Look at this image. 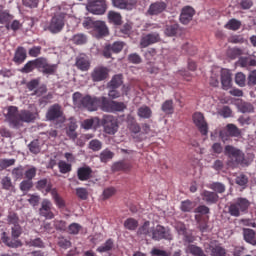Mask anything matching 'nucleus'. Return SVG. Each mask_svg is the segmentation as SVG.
Segmentation results:
<instances>
[{"label": "nucleus", "instance_id": "8", "mask_svg": "<svg viewBox=\"0 0 256 256\" xmlns=\"http://www.w3.org/2000/svg\"><path fill=\"white\" fill-rule=\"evenodd\" d=\"M100 123L104 129V133L107 135H115L119 131V122H117L115 116L104 115Z\"/></svg>", "mask_w": 256, "mask_h": 256}, {"label": "nucleus", "instance_id": "21", "mask_svg": "<svg viewBox=\"0 0 256 256\" xmlns=\"http://www.w3.org/2000/svg\"><path fill=\"white\" fill-rule=\"evenodd\" d=\"M93 31L96 32V37L98 38L107 37V35H109V28H107V24H105L104 21L97 20L95 22Z\"/></svg>", "mask_w": 256, "mask_h": 256}, {"label": "nucleus", "instance_id": "58", "mask_svg": "<svg viewBox=\"0 0 256 256\" xmlns=\"http://www.w3.org/2000/svg\"><path fill=\"white\" fill-rule=\"evenodd\" d=\"M209 188L212 189V191H215V193H223L226 189L225 184L221 182H213L210 184Z\"/></svg>", "mask_w": 256, "mask_h": 256}, {"label": "nucleus", "instance_id": "44", "mask_svg": "<svg viewBox=\"0 0 256 256\" xmlns=\"http://www.w3.org/2000/svg\"><path fill=\"white\" fill-rule=\"evenodd\" d=\"M58 169L63 175H65L67 173H71V171L73 170V166L71 165V163L60 160L58 162Z\"/></svg>", "mask_w": 256, "mask_h": 256}, {"label": "nucleus", "instance_id": "53", "mask_svg": "<svg viewBox=\"0 0 256 256\" xmlns=\"http://www.w3.org/2000/svg\"><path fill=\"white\" fill-rule=\"evenodd\" d=\"M76 196L78 199H81V201H87V199H89V191L84 187L76 188Z\"/></svg>", "mask_w": 256, "mask_h": 256}, {"label": "nucleus", "instance_id": "30", "mask_svg": "<svg viewBox=\"0 0 256 256\" xmlns=\"http://www.w3.org/2000/svg\"><path fill=\"white\" fill-rule=\"evenodd\" d=\"M137 115L140 119H151L153 117V110L147 105L138 108Z\"/></svg>", "mask_w": 256, "mask_h": 256}, {"label": "nucleus", "instance_id": "12", "mask_svg": "<svg viewBox=\"0 0 256 256\" xmlns=\"http://www.w3.org/2000/svg\"><path fill=\"white\" fill-rule=\"evenodd\" d=\"M161 41V34L159 32H150L148 34H144L140 39V47L141 49H145L150 45H155V43H159Z\"/></svg>", "mask_w": 256, "mask_h": 256}, {"label": "nucleus", "instance_id": "38", "mask_svg": "<svg viewBox=\"0 0 256 256\" xmlns=\"http://www.w3.org/2000/svg\"><path fill=\"white\" fill-rule=\"evenodd\" d=\"M114 247H115V243L113 242V239L110 238L103 245L97 248V252L109 253V251H112Z\"/></svg>", "mask_w": 256, "mask_h": 256}, {"label": "nucleus", "instance_id": "62", "mask_svg": "<svg viewBox=\"0 0 256 256\" xmlns=\"http://www.w3.org/2000/svg\"><path fill=\"white\" fill-rule=\"evenodd\" d=\"M128 61L129 63H133L134 65H139V63H142L143 59H141V56L137 53H132L128 55Z\"/></svg>", "mask_w": 256, "mask_h": 256}, {"label": "nucleus", "instance_id": "27", "mask_svg": "<svg viewBox=\"0 0 256 256\" xmlns=\"http://www.w3.org/2000/svg\"><path fill=\"white\" fill-rule=\"evenodd\" d=\"M231 82H232L231 71H229L228 69H223L221 71L222 88L225 91L231 89Z\"/></svg>", "mask_w": 256, "mask_h": 256}, {"label": "nucleus", "instance_id": "42", "mask_svg": "<svg viewBox=\"0 0 256 256\" xmlns=\"http://www.w3.org/2000/svg\"><path fill=\"white\" fill-rule=\"evenodd\" d=\"M161 109L165 115H173L175 108L173 107V100H166L163 102Z\"/></svg>", "mask_w": 256, "mask_h": 256}, {"label": "nucleus", "instance_id": "63", "mask_svg": "<svg viewBox=\"0 0 256 256\" xmlns=\"http://www.w3.org/2000/svg\"><path fill=\"white\" fill-rule=\"evenodd\" d=\"M79 231H81V225L77 223H72L68 226V233H70V235H78Z\"/></svg>", "mask_w": 256, "mask_h": 256}, {"label": "nucleus", "instance_id": "61", "mask_svg": "<svg viewBox=\"0 0 256 256\" xmlns=\"http://www.w3.org/2000/svg\"><path fill=\"white\" fill-rule=\"evenodd\" d=\"M128 129L131 133H134V135H137V133H141V126L137 121H132L128 124Z\"/></svg>", "mask_w": 256, "mask_h": 256}, {"label": "nucleus", "instance_id": "34", "mask_svg": "<svg viewBox=\"0 0 256 256\" xmlns=\"http://www.w3.org/2000/svg\"><path fill=\"white\" fill-rule=\"evenodd\" d=\"M123 85V74H116L108 83V89H119Z\"/></svg>", "mask_w": 256, "mask_h": 256}, {"label": "nucleus", "instance_id": "54", "mask_svg": "<svg viewBox=\"0 0 256 256\" xmlns=\"http://www.w3.org/2000/svg\"><path fill=\"white\" fill-rule=\"evenodd\" d=\"M2 189L5 191H11L15 186H13V181L11 180V177L5 176L1 180Z\"/></svg>", "mask_w": 256, "mask_h": 256}, {"label": "nucleus", "instance_id": "49", "mask_svg": "<svg viewBox=\"0 0 256 256\" xmlns=\"http://www.w3.org/2000/svg\"><path fill=\"white\" fill-rule=\"evenodd\" d=\"M210 251L212 256H225L227 255V251L225 248L216 245V246H210Z\"/></svg>", "mask_w": 256, "mask_h": 256}, {"label": "nucleus", "instance_id": "60", "mask_svg": "<svg viewBox=\"0 0 256 256\" xmlns=\"http://www.w3.org/2000/svg\"><path fill=\"white\" fill-rule=\"evenodd\" d=\"M33 189V181L31 180H23L20 183V190L27 193V191H31Z\"/></svg>", "mask_w": 256, "mask_h": 256}, {"label": "nucleus", "instance_id": "57", "mask_svg": "<svg viewBox=\"0 0 256 256\" xmlns=\"http://www.w3.org/2000/svg\"><path fill=\"white\" fill-rule=\"evenodd\" d=\"M247 81V77L245 76V74H243V72H238L235 76V83L236 85H238L239 87H245V83Z\"/></svg>", "mask_w": 256, "mask_h": 256}, {"label": "nucleus", "instance_id": "25", "mask_svg": "<svg viewBox=\"0 0 256 256\" xmlns=\"http://www.w3.org/2000/svg\"><path fill=\"white\" fill-rule=\"evenodd\" d=\"M25 59H27V50L23 46H19L15 51L13 61L16 65H21L25 63Z\"/></svg>", "mask_w": 256, "mask_h": 256}, {"label": "nucleus", "instance_id": "15", "mask_svg": "<svg viewBox=\"0 0 256 256\" xmlns=\"http://www.w3.org/2000/svg\"><path fill=\"white\" fill-rule=\"evenodd\" d=\"M109 77V69L107 67L99 66L93 69L91 79L94 83L105 81Z\"/></svg>", "mask_w": 256, "mask_h": 256}, {"label": "nucleus", "instance_id": "56", "mask_svg": "<svg viewBox=\"0 0 256 256\" xmlns=\"http://www.w3.org/2000/svg\"><path fill=\"white\" fill-rule=\"evenodd\" d=\"M28 147H29L30 153H33L34 155L41 153V147L39 146V140H33L28 145Z\"/></svg>", "mask_w": 256, "mask_h": 256}, {"label": "nucleus", "instance_id": "4", "mask_svg": "<svg viewBox=\"0 0 256 256\" xmlns=\"http://www.w3.org/2000/svg\"><path fill=\"white\" fill-rule=\"evenodd\" d=\"M65 23H67V13L56 12L53 14L44 30L49 31L53 35H57L58 33H61L63 29H65Z\"/></svg>", "mask_w": 256, "mask_h": 256}, {"label": "nucleus", "instance_id": "59", "mask_svg": "<svg viewBox=\"0 0 256 256\" xmlns=\"http://www.w3.org/2000/svg\"><path fill=\"white\" fill-rule=\"evenodd\" d=\"M103 143L97 139H93L89 142V149L92 151H101Z\"/></svg>", "mask_w": 256, "mask_h": 256}, {"label": "nucleus", "instance_id": "64", "mask_svg": "<svg viewBox=\"0 0 256 256\" xmlns=\"http://www.w3.org/2000/svg\"><path fill=\"white\" fill-rule=\"evenodd\" d=\"M54 227L57 231H67V222L63 220H55Z\"/></svg>", "mask_w": 256, "mask_h": 256}, {"label": "nucleus", "instance_id": "22", "mask_svg": "<svg viewBox=\"0 0 256 256\" xmlns=\"http://www.w3.org/2000/svg\"><path fill=\"white\" fill-rule=\"evenodd\" d=\"M77 177L79 181H89L93 177V169L89 166H82L77 169Z\"/></svg>", "mask_w": 256, "mask_h": 256}, {"label": "nucleus", "instance_id": "20", "mask_svg": "<svg viewBox=\"0 0 256 256\" xmlns=\"http://www.w3.org/2000/svg\"><path fill=\"white\" fill-rule=\"evenodd\" d=\"M181 26L177 23H170L165 26V36L166 37H177V35H181L182 33Z\"/></svg>", "mask_w": 256, "mask_h": 256}, {"label": "nucleus", "instance_id": "47", "mask_svg": "<svg viewBox=\"0 0 256 256\" xmlns=\"http://www.w3.org/2000/svg\"><path fill=\"white\" fill-rule=\"evenodd\" d=\"M124 227L128 229V231H135V229L139 227V221L134 218H128L124 221Z\"/></svg>", "mask_w": 256, "mask_h": 256}, {"label": "nucleus", "instance_id": "35", "mask_svg": "<svg viewBox=\"0 0 256 256\" xmlns=\"http://www.w3.org/2000/svg\"><path fill=\"white\" fill-rule=\"evenodd\" d=\"M100 125H101V120L99 119V117L86 119L82 123V127L84 129H93V127L94 129H96V127H99Z\"/></svg>", "mask_w": 256, "mask_h": 256}, {"label": "nucleus", "instance_id": "32", "mask_svg": "<svg viewBox=\"0 0 256 256\" xmlns=\"http://www.w3.org/2000/svg\"><path fill=\"white\" fill-rule=\"evenodd\" d=\"M132 167L133 166L131 165V163H127L125 161H118V162H115L112 165V171H114V172H117V171L127 172V171H131Z\"/></svg>", "mask_w": 256, "mask_h": 256}, {"label": "nucleus", "instance_id": "33", "mask_svg": "<svg viewBox=\"0 0 256 256\" xmlns=\"http://www.w3.org/2000/svg\"><path fill=\"white\" fill-rule=\"evenodd\" d=\"M195 220L198 223V229H200L201 233H205L207 229H209V225L207 224L209 217L206 218L202 215H195Z\"/></svg>", "mask_w": 256, "mask_h": 256}, {"label": "nucleus", "instance_id": "24", "mask_svg": "<svg viewBox=\"0 0 256 256\" xmlns=\"http://www.w3.org/2000/svg\"><path fill=\"white\" fill-rule=\"evenodd\" d=\"M36 189L41 191L44 195H48V193H52L53 191V184L47 181V179H42L37 182Z\"/></svg>", "mask_w": 256, "mask_h": 256}, {"label": "nucleus", "instance_id": "2", "mask_svg": "<svg viewBox=\"0 0 256 256\" xmlns=\"http://www.w3.org/2000/svg\"><path fill=\"white\" fill-rule=\"evenodd\" d=\"M37 112H31L27 109L19 111L17 106H8L7 113L4 115L6 121L13 129H21L23 123H35Z\"/></svg>", "mask_w": 256, "mask_h": 256}, {"label": "nucleus", "instance_id": "26", "mask_svg": "<svg viewBox=\"0 0 256 256\" xmlns=\"http://www.w3.org/2000/svg\"><path fill=\"white\" fill-rule=\"evenodd\" d=\"M112 5L116 9H131L137 5V0H112Z\"/></svg>", "mask_w": 256, "mask_h": 256}, {"label": "nucleus", "instance_id": "43", "mask_svg": "<svg viewBox=\"0 0 256 256\" xmlns=\"http://www.w3.org/2000/svg\"><path fill=\"white\" fill-rule=\"evenodd\" d=\"M226 131L229 137H240L241 130L235 124H227Z\"/></svg>", "mask_w": 256, "mask_h": 256}, {"label": "nucleus", "instance_id": "46", "mask_svg": "<svg viewBox=\"0 0 256 256\" xmlns=\"http://www.w3.org/2000/svg\"><path fill=\"white\" fill-rule=\"evenodd\" d=\"M115 157V153L111 152L109 149H105L100 153V161L101 163H108Z\"/></svg>", "mask_w": 256, "mask_h": 256}, {"label": "nucleus", "instance_id": "31", "mask_svg": "<svg viewBox=\"0 0 256 256\" xmlns=\"http://www.w3.org/2000/svg\"><path fill=\"white\" fill-rule=\"evenodd\" d=\"M243 237H244V241H246V243H250V245L256 246L255 230L249 229V228H244L243 229Z\"/></svg>", "mask_w": 256, "mask_h": 256}, {"label": "nucleus", "instance_id": "1", "mask_svg": "<svg viewBox=\"0 0 256 256\" xmlns=\"http://www.w3.org/2000/svg\"><path fill=\"white\" fill-rule=\"evenodd\" d=\"M81 105L88 111H97V109H101L105 113H115L125 111L127 106L123 102H117L113 100H109V98L105 96L97 97L86 95L81 99Z\"/></svg>", "mask_w": 256, "mask_h": 256}, {"label": "nucleus", "instance_id": "11", "mask_svg": "<svg viewBox=\"0 0 256 256\" xmlns=\"http://www.w3.org/2000/svg\"><path fill=\"white\" fill-rule=\"evenodd\" d=\"M150 239H153V241H162V239H165L166 241L173 240V235L171 234V231L167 229L166 227L162 225H157L152 230V236Z\"/></svg>", "mask_w": 256, "mask_h": 256}, {"label": "nucleus", "instance_id": "16", "mask_svg": "<svg viewBox=\"0 0 256 256\" xmlns=\"http://www.w3.org/2000/svg\"><path fill=\"white\" fill-rule=\"evenodd\" d=\"M63 117V109L61 105L54 104L48 108L46 112V120L47 121H57V119H61Z\"/></svg>", "mask_w": 256, "mask_h": 256}, {"label": "nucleus", "instance_id": "10", "mask_svg": "<svg viewBox=\"0 0 256 256\" xmlns=\"http://www.w3.org/2000/svg\"><path fill=\"white\" fill-rule=\"evenodd\" d=\"M192 121L194 125L197 127L198 131L201 135L207 136L209 133V124L207 120H205V115L201 112H195L192 115Z\"/></svg>", "mask_w": 256, "mask_h": 256}, {"label": "nucleus", "instance_id": "55", "mask_svg": "<svg viewBox=\"0 0 256 256\" xmlns=\"http://www.w3.org/2000/svg\"><path fill=\"white\" fill-rule=\"evenodd\" d=\"M239 109L241 113H254L255 112V107L251 102H243L239 105Z\"/></svg>", "mask_w": 256, "mask_h": 256}, {"label": "nucleus", "instance_id": "29", "mask_svg": "<svg viewBox=\"0 0 256 256\" xmlns=\"http://www.w3.org/2000/svg\"><path fill=\"white\" fill-rule=\"evenodd\" d=\"M13 14L9 12V10H5L3 5H0V25L5 23H11L13 21Z\"/></svg>", "mask_w": 256, "mask_h": 256}, {"label": "nucleus", "instance_id": "50", "mask_svg": "<svg viewBox=\"0 0 256 256\" xmlns=\"http://www.w3.org/2000/svg\"><path fill=\"white\" fill-rule=\"evenodd\" d=\"M19 215L15 212H9L7 216V223L8 225H12L14 227L15 225H20L19 224Z\"/></svg>", "mask_w": 256, "mask_h": 256}, {"label": "nucleus", "instance_id": "17", "mask_svg": "<svg viewBox=\"0 0 256 256\" xmlns=\"http://www.w3.org/2000/svg\"><path fill=\"white\" fill-rule=\"evenodd\" d=\"M75 66L79 71H89L91 69V61L86 54H80L76 57Z\"/></svg>", "mask_w": 256, "mask_h": 256}, {"label": "nucleus", "instance_id": "28", "mask_svg": "<svg viewBox=\"0 0 256 256\" xmlns=\"http://www.w3.org/2000/svg\"><path fill=\"white\" fill-rule=\"evenodd\" d=\"M154 227H151L150 221H145L142 226L138 228V235H144V237H152Z\"/></svg>", "mask_w": 256, "mask_h": 256}, {"label": "nucleus", "instance_id": "45", "mask_svg": "<svg viewBox=\"0 0 256 256\" xmlns=\"http://www.w3.org/2000/svg\"><path fill=\"white\" fill-rule=\"evenodd\" d=\"M187 252L193 256H207L205 255V252H203V249H201V247L195 246L193 244L188 245Z\"/></svg>", "mask_w": 256, "mask_h": 256}, {"label": "nucleus", "instance_id": "48", "mask_svg": "<svg viewBox=\"0 0 256 256\" xmlns=\"http://www.w3.org/2000/svg\"><path fill=\"white\" fill-rule=\"evenodd\" d=\"M16 160L15 158H11V159H0V171H5V169H8V167H13V165H15Z\"/></svg>", "mask_w": 256, "mask_h": 256}, {"label": "nucleus", "instance_id": "41", "mask_svg": "<svg viewBox=\"0 0 256 256\" xmlns=\"http://www.w3.org/2000/svg\"><path fill=\"white\" fill-rule=\"evenodd\" d=\"M121 14L119 12L115 11H109L108 12V20L110 23H113V25H121L122 20H121Z\"/></svg>", "mask_w": 256, "mask_h": 256}, {"label": "nucleus", "instance_id": "6", "mask_svg": "<svg viewBox=\"0 0 256 256\" xmlns=\"http://www.w3.org/2000/svg\"><path fill=\"white\" fill-rule=\"evenodd\" d=\"M224 154L230 159L228 165L231 167H237V165H241L245 161V153L232 145L225 146Z\"/></svg>", "mask_w": 256, "mask_h": 256}, {"label": "nucleus", "instance_id": "37", "mask_svg": "<svg viewBox=\"0 0 256 256\" xmlns=\"http://www.w3.org/2000/svg\"><path fill=\"white\" fill-rule=\"evenodd\" d=\"M11 175L15 181H21L23 177H25V167L23 165H19L12 169Z\"/></svg>", "mask_w": 256, "mask_h": 256}, {"label": "nucleus", "instance_id": "52", "mask_svg": "<svg viewBox=\"0 0 256 256\" xmlns=\"http://www.w3.org/2000/svg\"><path fill=\"white\" fill-rule=\"evenodd\" d=\"M181 211L184 213H190V211H193L195 209V203H193L191 200H185L181 202Z\"/></svg>", "mask_w": 256, "mask_h": 256}, {"label": "nucleus", "instance_id": "5", "mask_svg": "<svg viewBox=\"0 0 256 256\" xmlns=\"http://www.w3.org/2000/svg\"><path fill=\"white\" fill-rule=\"evenodd\" d=\"M21 235H23V227H21V224H18L11 227V237L7 235V232H3L0 238L7 247L17 249V247H21V240H19Z\"/></svg>", "mask_w": 256, "mask_h": 256}, {"label": "nucleus", "instance_id": "14", "mask_svg": "<svg viewBox=\"0 0 256 256\" xmlns=\"http://www.w3.org/2000/svg\"><path fill=\"white\" fill-rule=\"evenodd\" d=\"M124 47L125 43L121 41H116L113 44H108L104 47L103 56L105 57V59H111L112 53H121Z\"/></svg>", "mask_w": 256, "mask_h": 256}, {"label": "nucleus", "instance_id": "36", "mask_svg": "<svg viewBox=\"0 0 256 256\" xmlns=\"http://www.w3.org/2000/svg\"><path fill=\"white\" fill-rule=\"evenodd\" d=\"M51 195L58 209H65V200L59 195L56 188H53Z\"/></svg>", "mask_w": 256, "mask_h": 256}, {"label": "nucleus", "instance_id": "13", "mask_svg": "<svg viewBox=\"0 0 256 256\" xmlns=\"http://www.w3.org/2000/svg\"><path fill=\"white\" fill-rule=\"evenodd\" d=\"M40 217L44 219H55V214L53 213V203L49 199H43L41 202V207L39 208Z\"/></svg>", "mask_w": 256, "mask_h": 256}, {"label": "nucleus", "instance_id": "18", "mask_svg": "<svg viewBox=\"0 0 256 256\" xmlns=\"http://www.w3.org/2000/svg\"><path fill=\"white\" fill-rule=\"evenodd\" d=\"M194 15L195 9H193V7L191 6H185L180 14V22L182 23V25H189V23L193 21Z\"/></svg>", "mask_w": 256, "mask_h": 256}, {"label": "nucleus", "instance_id": "19", "mask_svg": "<svg viewBox=\"0 0 256 256\" xmlns=\"http://www.w3.org/2000/svg\"><path fill=\"white\" fill-rule=\"evenodd\" d=\"M167 9V3L163 1H158L152 3L148 8V15H160V13H163Z\"/></svg>", "mask_w": 256, "mask_h": 256}, {"label": "nucleus", "instance_id": "51", "mask_svg": "<svg viewBox=\"0 0 256 256\" xmlns=\"http://www.w3.org/2000/svg\"><path fill=\"white\" fill-rule=\"evenodd\" d=\"M37 176V168L34 166H31L27 170H24V177L28 181H33L35 177Z\"/></svg>", "mask_w": 256, "mask_h": 256}, {"label": "nucleus", "instance_id": "39", "mask_svg": "<svg viewBox=\"0 0 256 256\" xmlns=\"http://www.w3.org/2000/svg\"><path fill=\"white\" fill-rule=\"evenodd\" d=\"M225 29H229V31H239L241 29V21L232 18L225 24Z\"/></svg>", "mask_w": 256, "mask_h": 256}, {"label": "nucleus", "instance_id": "7", "mask_svg": "<svg viewBox=\"0 0 256 256\" xmlns=\"http://www.w3.org/2000/svg\"><path fill=\"white\" fill-rule=\"evenodd\" d=\"M251 202L247 198L239 197L228 207V212L231 217H240L241 213H247Z\"/></svg>", "mask_w": 256, "mask_h": 256}, {"label": "nucleus", "instance_id": "40", "mask_svg": "<svg viewBox=\"0 0 256 256\" xmlns=\"http://www.w3.org/2000/svg\"><path fill=\"white\" fill-rule=\"evenodd\" d=\"M71 41L74 45H85L87 43V35L84 33L74 34Z\"/></svg>", "mask_w": 256, "mask_h": 256}, {"label": "nucleus", "instance_id": "3", "mask_svg": "<svg viewBox=\"0 0 256 256\" xmlns=\"http://www.w3.org/2000/svg\"><path fill=\"white\" fill-rule=\"evenodd\" d=\"M39 71L43 75H55L57 73V64L49 63V60L45 57H39L34 60H29L21 69L20 73H33V71Z\"/></svg>", "mask_w": 256, "mask_h": 256}, {"label": "nucleus", "instance_id": "9", "mask_svg": "<svg viewBox=\"0 0 256 256\" xmlns=\"http://www.w3.org/2000/svg\"><path fill=\"white\" fill-rule=\"evenodd\" d=\"M86 9L92 15H105L107 11V1L105 0H90L86 4Z\"/></svg>", "mask_w": 256, "mask_h": 256}, {"label": "nucleus", "instance_id": "23", "mask_svg": "<svg viewBox=\"0 0 256 256\" xmlns=\"http://www.w3.org/2000/svg\"><path fill=\"white\" fill-rule=\"evenodd\" d=\"M201 197L202 200H204L205 203H207V205H215V203L219 201V195L216 192L204 190L201 193Z\"/></svg>", "mask_w": 256, "mask_h": 256}]
</instances>
